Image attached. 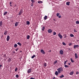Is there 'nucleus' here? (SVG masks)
Masks as SVG:
<instances>
[{"mask_svg":"<svg viewBox=\"0 0 79 79\" xmlns=\"http://www.w3.org/2000/svg\"><path fill=\"white\" fill-rule=\"evenodd\" d=\"M33 3H31V6H33V5H34Z\"/></svg>","mask_w":79,"mask_h":79,"instance_id":"79ce46f5","label":"nucleus"},{"mask_svg":"<svg viewBox=\"0 0 79 79\" xmlns=\"http://www.w3.org/2000/svg\"><path fill=\"white\" fill-rule=\"evenodd\" d=\"M38 3H42L43 2H42V1H39L38 2Z\"/></svg>","mask_w":79,"mask_h":79,"instance_id":"6ab92c4d","label":"nucleus"},{"mask_svg":"<svg viewBox=\"0 0 79 79\" xmlns=\"http://www.w3.org/2000/svg\"><path fill=\"white\" fill-rule=\"evenodd\" d=\"M40 52L42 53V54H45V52L44 51V50L43 49H41L40 50Z\"/></svg>","mask_w":79,"mask_h":79,"instance_id":"7ed1b4c3","label":"nucleus"},{"mask_svg":"<svg viewBox=\"0 0 79 79\" xmlns=\"http://www.w3.org/2000/svg\"><path fill=\"white\" fill-rule=\"evenodd\" d=\"M44 66L45 67L47 66V63H44Z\"/></svg>","mask_w":79,"mask_h":79,"instance_id":"bb28decb","label":"nucleus"},{"mask_svg":"<svg viewBox=\"0 0 79 79\" xmlns=\"http://www.w3.org/2000/svg\"><path fill=\"white\" fill-rule=\"evenodd\" d=\"M76 24H79V21H77L76 22Z\"/></svg>","mask_w":79,"mask_h":79,"instance_id":"473e14b6","label":"nucleus"},{"mask_svg":"<svg viewBox=\"0 0 79 79\" xmlns=\"http://www.w3.org/2000/svg\"><path fill=\"white\" fill-rule=\"evenodd\" d=\"M18 23H19V22H16L15 24V26H16V27L18 26Z\"/></svg>","mask_w":79,"mask_h":79,"instance_id":"f8f14e48","label":"nucleus"},{"mask_svg":"<svg viewBox=\"0 0 79 79\" xmlns=\"http://www.w3.org/2000/svg\"><path fill=\"white\" fill-rule=\"evenodd\" d=\"M56 16H59V15H60V14H59V13H57L56 14Z\"/></svg>","mask_w":79,"mask_h":79,"instance_id":"c9c22d12","label":"nucleus"},{"mask_svg":"<svg viewBox=\"0 0 79 79\" xmlns=\"http://www.w3.org/2000/svg\"><path fill=\"white\" fill-rule=\"evenodd\" d=\"M7 31H6L4 33V35H6L7 34Z\"/></svg>","mask_w":79,"mask_h":79,"instance_id":"cd10ccee","label":"nucleus"},{"mask_svg":"<svg viewBox=\"0 0 79 79\" xmlns=\"http://www.w3.org/2000/svg\"><path fill=\"white\" fill-rule=\"evenodd\" d=\"M75 56L76 59H77V58H78V56H77V53H75Z\"/></svg>","mask_w":79,"mask_h":79,"instance_id":"0eeeda50","label":"nucleus"},{"mask_svg":"<svg viewBox=\"0 0 79 79\" xmlns=\"http://www.w3.org/2000/svg\"><path fill=\"white\" fill-rule=\"evenodd\" d=\"M7 14V12L6 11L4 13V15H6Z\"/></svg>","mask_w":79,"mask_h":79,"instance_id":"2f4dec72","label":"nucleus"},{"mask_svg":"<svg viewBox=\"0 0 79 79\" xmlns=\"http://www.w3.org/2000/svg\"><path fill=\"white\" fill-rule=\"evenodd\" d=\"M31 2H32V3H34V0H31Z\"/></svg>","mask_w":79,"mask_h":79,"instance_id":"e433bc0d","label":"nucleus"},{"mask_svg":"<svg viewBox=\"0 0 79 79\" xmlns=\"http://www.w3.org/2000/svg\"><path fill=\"white\" fill-rule=\"evenodd\" d=\"M35 55H34L33 56H31V58H34L35 57Z\"/></svg>","mask_w":79,"mask_h":79,"instance_id":"c756f323","label":"nucleus"},{"mask_svg":"<svg viewBox=\"0 0 79 79\" xmlns=\"http://www.w3.org/2000/svg\"><path fill=\"white\" fill-rule=\"evenodd\" d=\"M20 52H21V51H20Z\"/></svg>","mask_w":79,"mask_h":79,"instance_id":"6e6d98bb","label":"nucleus"},{"mask_svg":"<svg viewBox=\"0 0 79 79\" xmlns=\"http://www.w3.org/2000/svg\"><path fill=\"white\" fill-rule=\"evenodd\" d=\"M79 74V72H78V71H77L76 72V74Z\"/></svg>","mask_w":79,"mask_h":79,"instance_id":"a19ab883","label":"nucleus"},{"mask_svg":"<svg viewBox=\"0 0 79 79\" xmlns=\"http://www.w3.org/2000/svg\"><path fill=\"white\" fill-rule=\"evenodd\" d=\"M66 62H68V61H67V60H66V61H65L64 62V65H65V64H66Z\"/></svg>","mask_w":79,"mask_h":79,"instance_id":"4c0bfd02","label":"nucleus"},{"mask_svg":"<svg viewBox=\"0 0 79 79\" xmlns=\"http://www.w3.org/2000/svg\"><path fill=\"white\" fill-rule=\"evenodd\" d=\"M58 72L59 74L61 73V72H63V69L62 67H60L57 69Z\"/></svg>","mask_w":79,"mask_h":79,"instance_id":"f257e3e1","label":"nucleus"},{"mask_svg":"<svg viewBox=\"0 0 79 79\" xmlns=\"http://www.w3.org/2000/svg\"><path fill=\"white\" fill-rule=\"evenodd\" d=\"M58 18H61V15H60L58 16Z\"/></svg>","mask_w":79,"mask_h":79,"instance_id":"37998d69","label":"nucleus"},{"mask_svg":"<svg viewBox=\"0 0 79 79\" xmlns=\"http://www.w3.org/2000/svg\"><path fill=\"white\" fill-rule=\"evenodd\" d=\"M69 3H70V2H67L66 3V5H69Z\"/></svg>","mask_w":79,"mask_h":79,"instance_id":"f3484780","label":"nucleus"},{"mask_svg":"<svg viewBox=\"0 0 79 79\" xmlns=\"http://www.w3.org/2000/svg\"><path fill=\"white\" fill-rule=\"evenodd\" d=\"M29 38H30V36L28 35L27 37V39H29Z\"/></svg>","mask_w":79,"mask_h":79,"instance_id":"a878e982","label":"nucleus"},{"mask_svg":"<svg viewBox=\"0 0 79 79\" xmlns=\"http://www.w3.org/2000/svg\"><path fill=\"white\" fill-rule=\"evenodd\" d=\"M30 79H35V78H34L33 77H31V78Z\"/></svg>","mask_w":79,"mask_h":79,"instance_id":"de8ad7c7","label":"nucleus"},{"mask_svg":"<svg viewBox=\"0 0 79 79\" xmlns=\"http://www.w3.org/2000/svg\"><path fill=\"white\" fill-rule=\"evenodd\" d=\"M58 72L57 71H56L55 72V74L56 75V76H58L59 74Z\"/></svg>","mask_w":79,"mask_h":79,"instance_id":"9d476101","label":"nucleus"},{"mask_svg":"<svg viewBox=\"0 0 79 79\" xmlns=\"http://www.w3.org/2000/svg\"><path fill=\"white\" fill-rule=\"evenodd\" d=\"M52 29H49V30H48V33H52Z\"/></svg>","mask_w":79,"mask_h":79,"instance_id":"39448f33","label":"nucleus"},{"mask_svg":"<svg viewBox=\"0 0 79 79\" xmlns=\"http://www.w3.org/2000/svg\"><path fill=\"white\" fill-rule=\"evenodd\" d=\"M10 5H11V2H10Z\"/></svg>","mask_w":79,"mask_h":79,"instance_id":"09e8293b","label":"nucleus"},{"mask_svg":"<svg viewBox=\"0 0 79 79\" xmlns=\"http://www.w3.org/2000/svg\"><path fill=\"white\" fill-rule=\"evenodd\" d=\"M48 18V16H45L44 17V19L45 20H46V19H47Z\"/></svg>","mask_w":79,"mask_h":79,"instance_id":"1a4fd4ad","label":"nucleus"},{"mask_svg":"<svg viewBox=\"0 0 79 79\" xmlns=\"http://www.w3.org/2000/svg\"><path fill=\"white\" fill-rule=\"evenodd\" d=\"M17 47H18V45H17V44H14V47H15V48H16Z\"/></svg>","mask_w":79,"mask_h":79,"instance_id":"aec40b11","label":"nucleus"},{"mask_svg":"<svg viewBox=\"0 0 79 79\" xmlns=\"http://www.w3.org/2000/svg\"><path fill=\"white\" fill-rule=\"evenodd\" d=\"M44 29H45V27L43 26L42 28V31H44Z\"/></svg>","mask_w":79,"mask_h":79,"instance_id":"4be33fe9","label":"nucleus"},{"mask_svg":"<svg viewBox=\"0 0 79 79\" xmlns=\"http://www.w3.org/2000/svg\"><path fill=\"white\" fill-rule=\"evenodd\" d=\"M64 75H61L59 77L60 78H63V77H64Z\"/></svg>","mask_w":79,"mask_h":79,"instance_id":"2eb2a0df","label":"nucleus"},{"mask_svg":"<svg viewBox=\"0 0 79 79\" xmlns=\"http://www.w3.org/2000/svg\"><path fill=\"white\" fill-rule=\"evenodd\" d=\"M17 44L18 45H19V46H21V43H20L19 42H18V43H17Z\"/></svg>","mask_w":79,"mask_h":79,"instance_id":"393cba45","label":"nucleus"},{"mask_svg":"<svg viewBox=\"0 0 79 79\" xmlns=\"http://www.w3.org/2000/svg\"><path fill=\"white\" fill-rule=\"evenodd\" d=\"M71 43H69V46H71Z\"/></svg>","mask_w":79,"mask_h":79,"instance_id":"c03bdc74","label":"nucleus"},{"mask_svg":"<svg viewBox=\"0 0 79 79\" xmlns=\"http://www.w3.org/2000/svg\"><path fill=\"white\" fill-rule=\"evenodd\" d=\"M51 52V50H50L49 52Z\"/></svg>","mask_w":79,"mask_h":79,"instance_id":"5fc2aeb1","label":"nucleus"},{"mask_svg":"<svg viewBox=\"0 0 79 79\" xmlns=\"http://www.w3.org/2000/svg\"><path fill=\"white\" fill-rule=\"evenodd\" d=\"M16 77H17V78H18L19 77V76H18V75H16Z\"/></svg>","mask_w":79,"mask_h":79,"instance_id":"ea45409f","label":"nucleus"},{"mask_svg":"<svg viewBox=\"0 0 79 79\" xmlns=\"http://www.w3.org/2000/svg\"><path fill=\"white\" fill-rule=\"evenodd\" d=\"M74 32H77V31H76L75 30H74Z\"/></svg>","mask_w":79,"mask_h":79,"instance_id":"8fccbe9b","label":"nucleus"},{"mask_svg":"<svg viewBox=\"0 0 79 79\" xmlns=\"http://www.w3.org/2000/svg\"><path fill=\"white\" fill-rule=\"evenodd\" d=\"M60 53L61 55H63V51L62 50H61L60 51Z\"/></svg>","mask_w":79,"mask_h":79,"instance_id":"6e6552de","label":"nucleus"},{"mask_svg":"<svg viewBox=\"0 0 79 79\" xmlns=\"http://www.w3.org/2000/svg\"><path fill=\"white\" fill-rule=\"evenodd\" d=\"M79 47V45H74V48H78Z\"/></svg>","mask_w":79,"mask_h":79,"instance_id":"423d86ee","label":"nucleus"},{"mask_svg":"<svg viewBox=\"0 0 79 79\" xmlns=\"http://www.w3.org/2000/svg\"><path fill=\"white\" fill-rule=\"evenodd\" d=\"M73 74H74V72H70V73H69L70 75H72Z\"/></svg>","mask_w":79,"mask_h":79,"instance_id":"4468645a","label":"nucleus"},{"mask_svg":"<svg viewBox=\"0 0 79 79\" xmlns=\"http://www.w3.org/2000/svg\"><path fill=\"white\" fill-rule=\"evenodd\" d=\"M69 64V65H70V63H69V64Z\"/></svg>","mask_w":79,"mask_h":79,"instance_id":"3c124183","label":"nucleus"},{"mask_svg":"<svg viewBox=\"0 0 79 79\" xmlns=\"http://www.w3.org/2000/svg\"><path fill=\"white\" fill-rule=\"evenodd\" d=\"M66 37H67L66 35L65 34V37H64V38H66Z\"/></svg>","mask_w":79,"mask_h":79,"instance_id":"a18cd8bd","label":"nucleus"},{"mask_svg":"<svg viewBox=\"0 0 79 79\" xmlns=\"http://www.w3.org/2000/svg\"><path fill=\"white\" fill-rule=\"evenodd\" d=\"M70 60H71V62L72 63H74V61L73 60V59H72V58H71L70 59Z\"/></svg>","mask_w":79,"mask_h":79,"instance_id":"5701e85b","label":"nucleus"},{"mask_svg":"<svg viewBox=\"0 0 79 79\" xmlns=\"http://www.w3.org/2000/svg\"><path fill=\"white\" fill-rule=\"evenodd\" d=\"M58 35L60 39H63V36L61 35L60 33H59V34H58Z\"/></svg>","mask_w":79,"mask_h":79,"instance_id":"f03ea898","label":"nucleus"},{"mask_svg":"<svg viewBox=\"0 0 79 79\" xmlns=\"http://www.w3.org/2000/svg\"><path fill=\"white\" fill-rule=\"evenodd\" d=\"M70 36L71 37H74V35L73 34H71L70 35Z\"/></svg>","mask_w":79,"mask_h":79,"instance_id":"b1692460","label":"nucleus"},{"mask_svg":"<svg viewBox=\"0 0 79 79\" xmlns=\"http://www.w3.org/2000/svg\"><path fill=\"white\" fill-rule=\"evenodd\" d=\"M18 48H17L15 49L16 52H17L18 51Z\"/></svg>","mask_w":79,"mask_h":79,"instance_id":"49530a36","label":"nucleus"},{"mask_svg":"<svg viewBox=\"0 0 79 79\" xmlns=\"http://www.w3.org/2000/svg\"><path fill=\"white\" fill-rule=\"evenodd\" d=\"M53 35H56V32L54 31L53 32Z\"/></svg>","mask_w":79,"mask_h":79,"instance_id":"c85d7f7f","label":"nucleus"},{"mask_svg":"<svg viewBox=\"0 0 79 79\" xmlns=\"http://www.w3.org/2000/svg\"><path fill=\"white\" fill-rule=\"evenodd\" d=\"M7 41H9L10 40V36H8L7 37Z\"/></svg>","mask_w":79,"mask_h":79,"instance_id":"ddd939ff","label":"nucleus"},{"mask_svg":"<svg viewBox=\"0 0 79 79\" xmlns=\"http://www.w3.org/2000/svg\"><path fill=\"white\" fill-rule=\"evenodd\" d=\"M11 58H9V59H8V62H9V63H10V62H11Z\"/></svg>","mask_w":79,"mask_h":79,"instance_id":"dca6fc26","label":"nucleus"},{"mask_svg":"<svg viewBox=\"0 0 79 79\" xmlns=\"http://www.w3.org/2000/svg\"><path fill=\"white\" fill-rule=\"evenodd\" d=\"M23 13V10H21L19 13V15H21V14Z\"/></svg>","mask_w":79,"mask_h":79,"instance_id":"20e7f679","label":"nucleus"},{"mask_svg":"<svg viewBox=\"0 0 79 79\" xmlns=\"http://www.w3.org/2000/svg\"><path fill=\"white\" fill-rule=\"evenodd\" d=\"M3 23H2V21H1V22H0V26H2Z\"/></svg>","mask_w":79,"mask_h":79,"instance_id":"412c9836","label":"nucleus"},{"mask_svg":"<svg viewBox=\"0 0 79 79\" xmlns=\"http://www.w3.org/2000/svg\"><path fill=\"white\" fill-rule=\"evenodd\" d=\"M31 70H32L31 69H29L27 71L28 73H30L31 72Z\"/></svg>","mask_w":79,"mask_h":79,"instance_id":"9b49d317","label":"nucleus"},{"mask_svg":"<svg viewBox=\"0 0 79 79\" xmlns=\"http://www.w3.org/2000/svg\"><path fill=\"white\" fill-rule=\"evenodd\" d=\"M27 25L30 24V22L29 21H27Z\"/></svg>","mask_w":79,"mask_h":79,"instance_id":"a211bd4d","label":"nucleus"},{"mask_svg":"<svg viewBox=\"0 0 79 79\" xmlns=\"http://www.w3.org/2000/svg\"><path fill=\"white\" fill-rule=\"evenodd\" d=\"M64 67L65 68H68L69 66L67 65H64Z\"/></svg>","mask_w":79,"mask_h":79,"instance_id":"72a5a7b5","label":"nucleus"},{"mask_svg":"<svg viewBox=\"0 0 79 79\" xmlns=\"http://www.w3.org/2000/svg\"><path fill=\"white\" fill-rule=\"evenodd\" d=\"M10 6H12L11 5H10Z\"/></svg>","mask_w":79,"mask_h":79,"instance_id":"864d4df0","label":"nucleus"},{"mask_svg":"<svg viewBox=\"0 0 79 79\" xmlns=\"http://www.w3.org/2000/svg\"><path fill=\"white\" fill-rule=\"evenodd\" d=\"M62 44L63 45H66V43H65L63 42L62 43Z\"/></svg>","mask_w":79,"mask_h":79,"instance_id":"f704fd0d","label":"nucleus"},{"mask_svg":"<svg viewBox=\"0 0 79 79\" xmlns=\"http://www.w3.org/2000/svg\"><path fill=\"white\" fill-rule=\"evenodd\" d=\"M57 60H56V61H54V65L55 64L57 63Z\"/></svg>","mask_w":79,"mask_h":79,"instance_id":"7c9ffc66","label":"nucleus"},{"mask_svg":"<svg viewBox=\"0 0 79 79\" xmlns=\"http://www.w3.org/2000/svg\"><path fill=\"white\" fill-rule=\"evenodd\" d=\"M17 70H18V68L16 67L15 69V71L16 72L17 71Z\"/></svg>","mask_w":79,"mask_h":79,"instance_id":"58836bf2","label":"nucleus"},{"mask_svg":"<svg viewBox=\"0 0 79 79\" xmlns=\"http://www.w3.org/2000/svg\"><path fill=\"white\" fill-rule=\"evenodd\" d=\"M54 21H55V19H53Z\"/></svg>","mask_w":79,"mask_h":79,"instance_id":"603ef678","label":"nucleus"}]
</instances>
